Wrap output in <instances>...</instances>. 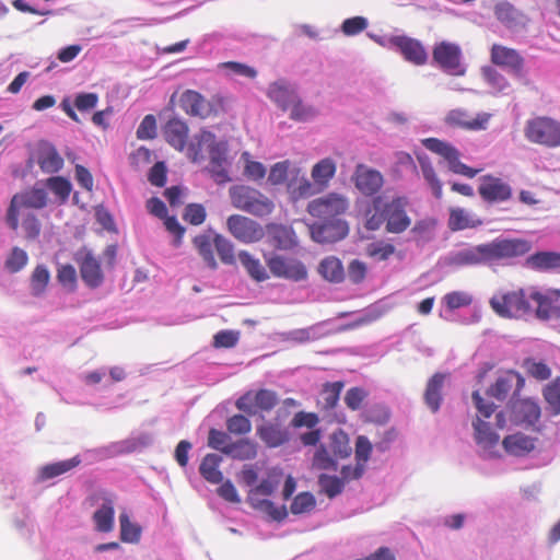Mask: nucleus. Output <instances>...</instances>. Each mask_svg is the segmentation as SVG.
<instances>
[{"instance_id": "nucleus-8", "label": "nucleus", "mask_w": 560, "mask_h": 560, "mask_svg": "<svg viewBox=\"0 0 560 560\" xmlns=\"http://www.w3.org/2000/svg\"><path fill=\"white\" fill-rule=\"evenodd\" d=\"M422 144L439 155H441L446 162L448 170L454 174L463 175L468 178H474L481 172V168H472L459 161L458 150L447 142H444L436 138H427L422 140Z\"/></svg>"}, {"instance_id": "nucleus-21", "label": "nucleus", "mask_w": 560, "mask_h": 560, "mask_svg": "<svg viewBox=\"0 0 560 560\" xmlns=\"http://www.w3.org/2000/svg\"><path fill=\"white\" fill-rule=\"evenodd\" d=\"M524 383L525 381L520 373L506 371L495 380L487 394L498 400H504L513 389L520 392L524 387Z\"/></svg>"}, {"instance_id": "nucleus-9", "label": "nucleus", "mask_w": 560, "mask_h": 560, "mask_svg": "<svg viewBox=\"0 0 560 560\" xmlns=\"http://www.w3.org/2000/svg\"><path fill=\"white\" fill-rule=\"evenodd\" d=\"M264 258L270 273L276 278L287 279L294 282H299L307 278V269L305 265L296 258L279 254L264 255Z\"/></svg>"}, {"instance_id": "nucleus-25", "label": "nucleus", "mask_w": 560, "mask_h": 560, "mask_svg": "<svg viewBox=\"0 0 560 560\" xmlns=\"http://www.w3.org/2000/svg\"><path fill=\"white\" fill-rule=\"evenodd\" d=\"M490 118V114L479 113L476 116L469 115L464 108L457 107L452 109L446 120L452 126L462 127L465 129H483Z\"/></svg>"}, {"instance_id": "nucleus-13", "label": "nucleus", "mask_w": 560, "mask_h": 560, "mask_svg": "<svg viewBox=\"0 0 560 560\" xmlns=\"http://www.w3.org/2000/svg\"><path fill=\"white\" fill-rule=\"evenodd\" d=\"M529 300L536 303L535 316L540 320H549L560 314V289L539 290L537 287H529Z\"/></svg>"}, {"instance_id": "nucleus-20", "label": "nucleus", "mask_w": 560, "mask_h": 560, "mask_svg": "<svg viewBox=\"0 0 560 560\" xmlns=\"http://www.w3.org/2000/svg\"><path fill=\"white\" fill-rule=\"evenodd\" d=\"M475 430V441L482 451V456L493 458L499 456L498 444L499 435L491 430L489 423L482 421L480 417L472 422Z\"/></svg>"}, {"instance_id": "nucleus-34", "label": "nucleus", "mask_w": 560, "mask_h": 560, "mask_svg": "<svg viewBox=\"0 0 560 560\" xmlns=\"http://www.w3.org/2000/svg\"><path fill=\"white\" fill-rule=\"evenodd\" d=\"M529 268L539 271L560 269V253L537 252L526 259Z\"/></svg>"}, {"instance_id": "nucleus-27", "label": "nucleus", "mask_w": 560, "mask_h": 560, "mask_svg": "<svg viewBox=\"0 0 560 560\" xmlns=\"http://www.w3.org/2000/svg\"><path fill=\"white\" fill-rule=\"evenodd\" d=\"M103 504L93 514V521L95 529L101 533H108L114 528L115 510L114 502L115 498L112 493H102Z\"/></svg>"}, {"instance_id": "nucleus-32", "label": "nucleus", "mask_w": 560, "mask_h": 560, "mask_svg": "<svg viewBox=\"0 0 560 560\" xmlns=\"http://www.w3.org/2000/svg\"><path fill=\"white\" fill-rule=\"evenodd\" d=\"M257 435L268 447H278L289 441L287 429L271 422L258 427Z\"/></svg>"}, {"instance_id": "nucleus-29", "label": "nucleus", "mask_w": 560, "mask_h": 560, "mask_svg": "<svg viewBox=\"0 0 560 560\" xmlns=\"http://www.w3.org/2000/svg\"><path fill=\"white\" fill-rule=\"evenodd\" d=\"M80 275L84 283L92 289L98 288L104 281L101 264L91 253L82 258Z\"/></svg>"}, {"instance_id": "nucleus-39", "label": "nucleus", "mask_w": 560, "mask_h": 560, "mask_svg": "<svg viewBox=\"0 0 560 560\" xmlns=\"http://www.w3.org/2000/svg\"><path fill=\"white\" fill-rule=\"evenodd\" d=\"M418 162L420 165L422 176L425 179L429 187L431 188L434 197L441 199L443 195V185L440 178L438 177V174L435 173V170L431 161L425 155H418Z\"/></svg>"}, {"instance_id": "nucleus-46", "label": "nucleus", "mask_w": 560, "mask_h": 560, "mask_svg": "<svg viewBox=\"0 0 560 560\" xmlns=\"http://www.w3.org/2000/svg\"><path fill=\"white\" fill-rule=\"evenodd\" d=\"M336 173V163L326 158L316 163L312 168V178L319 185H326Z\"/></svg>"}, {"instance_id": "nucleus-26", "label": "nucleus", "mask_w": 560, "mask_h": 560, "mask_svg": "<svg viewBox=\"0 0 560 560\" xmlns=\"http://www.w3.org/2000/svg\"><path fill=\"white\" fill-rule=\"evenodd\" d=\"M538 439L522 432L506 435L502 441L504 451L515 457H524L536 448Z\"/></svg>"}, {"instance_id": "nucleus-31", "label": "nucleus", "mask_w": 560, "mask_h": 560, "mask_svg": "<svg viewBox=\"0 0 560 560\" xmlns=\"http://www.w3.org/2000/svg\"><path fill=\"white\" fill-rule=\"evenodd\" d=\"M446 375L443 373H435L427 383L424 390V402L432 412H436L440 409L443 400L442 389L444 386Z\"/></svg>"}, {"instance_id": "nucleus-18", "label": "nucleus", "mask_w": 560, "mask_h": 560, "mask_svg": "<svg viewBox=\"0 0 560 560\" xmlns=\"http://www.w3.org/2000/svg\"><path fill=\"white\" fill-rule=\"evenodd\" d=\"M353 182L357 189L364 196H374L384 185V177L381 172L359 164L353 174Z\"/></svg>"}, {"instance_id": "nucleus-62", "label": "nucleus", "mask_w": 560, "mask_h": 560, "mask_svg": "<svg viewBox=\"0 0 560 560\" xmlns=\"http://www.w3.org/2000/svg\"><path fill=\"white\" fill-rule=\"evenodd\" d=\"M313 467L320 470H336L337 463L329 455L328 451L324 445H320L313 456Z\"/></svg>"}, {"instance_id": "nucleus-58", "label": "nucleus", "mask_w": 560, "mask_h": 560, "mask_svg": "<svg viewBox=\"0 0 560 560\" xmlns=\"http://www.w3.org/2000/svg\"><path fill=\"white\" fill-rule=\"evenodd\" d=\"M213 244L222 262L226 265L234 262V247L230 241L220 234H215Z\"/></svg>"}, {"instance_id": "nucleus-11", "label": "nucleus", "mask_w": 560, "mask_h": 560, "mask_svg": "<svg viewBox=\"0 0 560 560\" xmlns=\"http://www.w3.org/2000/svg\"><path fill=\"white\" fill-rule=\"evenodd\" d=\"M278 401L279 397L276 392L262 388L245 393L236 400L235 406L240 411L253 416L258 411H271Z\"/></svg>"}, {"instance_id": "nucleus-19", "label": "nucleus", "mask_w": 560, "mask_h": 560, "mask_svg": "<svg viewBox=\"0 0 560 560\" xmlns=\"http://www.w3.org/2000/svg\"><path fill=\"white\" fill-rule=\"evenodd\" d=\"M267 242L278 250H291L298 245V238L292 226L280 223H268L265 226Z\"/></svg>"}, {"instance_id": "nucleus-48", "label": "nucleus", "mask_w": 560, "mask_h": 560, "mask_svg": "<svg viewBox=\"0 0 560 560\" xmlns=\"http://www.w3.org/2000/svg\"><path fill=\"white\" fill-rule=\"evenodd\" d=\"M248 502L254 509L265 512L275 521H282L287 516V510L284 506L277 508L268 499H258L253 498V495H248Z\"/></svg>"}, {"instance_id": "nucleus-37", "label": "nucleus", "mask_w": 560, "mask_h": 560, "mask_svg": "<svg viewBox=\"0 0 560 560\" xmlns=\"http://www.w3.org/2000/svg\"><path fill=\"white\" fill-rule=\"evenodd\" d=\"M66 114L75 120L77 122H81L83 119L91 117L92 121L105 128L107 125L105 122V116L112 113L110 107H106L104 110H100L91 114V109L93 107H62Z\"/></svg>"}, {"instance_id": "nucleus-35", "label": "nucleus", "mask_w": 560, "mask_h": 560, "mask_svg": "<svg viewBox=\"0 0 560 560\" xmlns=\"http://www.w3.org/2000/svg\"><path fill=\"white\" fill-rule=\"evenodd\" d=\"M494 15L498 21L508 28L517 27L523 20V14L511 2L500 1L494 5Z\"/></svg>"}, {"instance_id": "nucleus-15", "label": "nucleus", "mask_w": 560, "mask_h": 560, "mask_svg": "<svg viewBox=\"0 0 560 560\" xmlns=\"http://www.w3.org/2000/svg\"><path fill=\"white\" fill-rule=\"evenodd\" d=\"M478 194L486 202H504L512 197V188L502 178L488 174L480 178Z\"/></svg>"}, {"instance_id": "nucleus-7", "label": "nucleus", "mask_w": 560, "mask_h": 560, "mask_svg": "<svg viewBox=\"0 0 560 560\" xmlns=\"http://www.w3.org/2000/svg\"><path fill=\"white\" fill-rule=\"evenodd\" d=\"M228 142L217 141L215 136L207 130H202L195 138L188 149L189 158L192 162H199L205 159V152L209 154L210 162L226 161Z\"/></svg>"}, {"instance_id": "nucleus-42", "label": "nucleus", "mask_w": 560, "mask_h": 560, "mask_svg": "<svg viewBox=\"0 0 560 560\" xmlns=\"http://www.w3.org/2000/svg\"><path fill=\"white\" fill-rule=\"evenodd\" d=\"M80 463L79 456H74L70 459L45 465L40 468L39 477L42 480L52 479L75 468Z\"/></svg>"}, {"instance_id": "nucleus-53", "label": "nucleus", "mask_w": 560, "mask_h": 560, "mask_svg": "<svg viewBox=\"0 0 560 560\" xmlns=\"http://www.w3.org/2000/svg\"><path fill=\"white\" fill-rule=\"evenodd\" d=\"M120 539L125 542H138L141 536V528L130 522L127 513L119 515Z\"/></svg>"}, {"instance_id": "nucleus-63", "label": "nucleus", "mask_w": 560, "mask_h": 560, "mask_svg": "<svg viewBox=\"0 0 560 560\" xmlns=\"http://www.w3.org/2000/svg\"><path fill=\"white\" fill-rule=\"evenodd\" d=\"M220 69L229 70L231 73L244 77L248 79H255L257 77V70L246 63L237 61H225L218 66Z\"/></svg>"}, {"instance_id": "nucleus-40", "label": "nucleus", "mask_w": 560, "mask_h": 560, "mask_svg": "<svg viewBox=\"0 0 560 560\" xmlns=\"http://www.w3.org/2000/svg\"><path fill=\"white\" fill-rule=\"evenodd\" d=\"M221 462V456L207 454L199 467L200 475L210 483H220L223 480V475L219 469Z\"/></svg>"}, {"instance_id": "nucleus-6", "label": "nucleus", "mask_w": 560, "mask_h": 560, "mask_svg": "<svg viewBox=\"0 0 560 560\" xmlns=\"http://www.w3.org/2000/svg\"><path fill=\"white\" fill-rule=\"evenodd\" d=\"M525 138L546 148L560 147V122L550 117L539 116L526 121Z\"/></svg>"}, {"instance_id": "nucleus-17", "label": "nucleus", "mask_w": 560, "mask_h": 560, "mask_svg": "<svg viewBox=\"0 0 560 560\" xmlns=\"http://www.w3.org/2000/svg\"><path fill=\"white\" fill-rule=\"evenodd\" d=\"M490 60L495 66L509 69L515 75H522L524 72L525 60L516 49L494 44L490 50Z\"/></svg>"}, {"instance_id": "nucleus-49", "label": "nucleus", "mask_w": 560, "mask_h": 560, "mask_svg": "<svg viewBox=\"0 0 560 560\" xmlns=\"http://www.w3.org/2000/svg\"><path fill=\"white\" fill-rule=\"evenodd\" d=\"M482 77L491 90L495 93H502L510 88L506 78L493 67L487 66L481 69Z\"/></svg>"}, {"instance_id": "nucleus-57", "label": "nucleus", "mask_w": 560, "mask_h": 560, "mask_svg": "<svg viewBox=\"0 0 560 560\" xmlns=\"http://www.w3.org/2000/svg\"><path fill=\"white\" fill-rule=\"evenodd\" d=\"M21 221V226L25 233V238L28 241L36 240L42 231V224L36 214L33 212L23 213Z\"/></svg>"}, {"instance_id": "nucleus-38", "label": "nucleus", "mask_w": 560, "mask_h": 560, "mask_svg": "<svg viewBox=\"0 0 560 560\" xmlns=\"http://www.w3.org/2000/svg\"><path fill=\"white\" fill-rule=\"evenodd\" d=\"M165 139L176 150L182 151L187 142L188 128L178 120H171L165 127Z\"/></svg>"}, {"instance_id": "nucleus-36", "label": "nucleus", "mask_w": 560, "mask_h": 560, "mask_svg": "<svg viewBox=\"0 0 560 560\" xmlns=\"http://www.w3.org/2000/svg\"><path fill=\"white\" fill-rule=\"evenodd\" d=\"M318 273L327 281L340 283L345 279L342 262L335 256L324 258L318 266Z\"/></svg>"}, {"instance_id": "nucleus-45", "label": "nucleus", "mask_w": 560, "mask_h": 560, "mask_svg": "<svg viewBox=\"0 0 560 560\" xmlns=\"http://www.w3.org/2000/svg\"><path fill=\"white\" fill-rule=\"evenodd\" d=\"M330 450L332 454L338 458H347L351 455L352 448L348 434L338 429L330 435Z\"/></svg>"}, {"instance_id": "nucleus-4", "label": "nucleus", "mask_w": 560, "mask_h": 560, "mask_svg": "<svg viewBox=\"0 0 560 560\" xmlns=\"http://www.w3.org/2000/svg\"><path fill=\"white\" fill-rule=\"evenodd\" d=\"M48 205V194L44 188L32 187L12 196L5 213L8 226L16 231L20 226V217L26 209L40 210Z\"/></svg>"}, {"instance_id": "nucleus-5", "label": "nucleus", "mask_w": 560, "mask_h": 560, "mask_svg": "<svg viewBox=\"0 0 560 560\" xmlns=\"http://www.w3.org/2000/svg\"><path fill=\"white\" fill-rule=\"evenodd\" d=\"M229 195L232 205L244 212L255 217L269 215L275 205L271 199L259 190L245 185H236L230 188Z\"/></svg>"}, {"instance_id": "nucleus-12", "label": "nucleus", "mask_w": 560, "mask_h": 560, "mask_svg": "<svg viewBox=\"0 0 560 560\" xmlns=\"http://www.w3.org/2000/svg\"><path fill=\"white\" fill-rule=\"evenodd\" d=\"M432 58L441 69L453 75H463L465 72L460 62L462 49L455 43H438L433 48Z\"/></svg>"}, {"instance_id": "nucleus-54", "label": "nucleus", "mask_w": 560, "mask_h": 560, "mask_svg": "<svg viewBox=\"0 0 560 560\" xmlns=\"http://www.w3.org/2000/svg\"><path fill=\"white\" fill-rule=\"evenodd\" d=\"M318 485L322 491L330 499L340 494L345 487L343 480L341 478L336 476H328L325 474L318 477Z\"/></svg>"}, {"instance_id": "nucleus-33", "label": "nucleus", "mask_w": 560, "mask_h": 560, "mask_svg": "<svg viewBox=\"0 0 560 560\" xmlns=\"http://www.w3.org/2000/svg\"><path fill=\"white\" fill-rule=\"evenodd\" d=\"M238 260L252 280L264 282L270 278L266 267L249 252L241 250L238 253Z\"/></svg>"}, {"instance_id": "nucleus-1", "label": "nucleus", "mask_w": 560, "mask_h": 560, "mask_svg": "<svg viewBox=\"0 0 560 560\" xmlns=\"http://www.w3.org/2000/svg\"><path fill=\"white\" fill-rule=\"evenodd\" d=\"M532 247V243L525 238L499 236L455 252L450 257V264L455 267L505 264L525 256Z\"/></svg>"}, {"instance_id": "nucleus-30", "label": "nucleus", "mask_w": 560, "mask_h": 560, "mask_svg": "<svg viewBox=\"0 0 560 560\" xmlns=\"http://www.w3.org/2000/svg\"><path fill=\"white\" fill-rule=\"evenodd\" d=\"M481 224V219L475 217L464 208L454 207L450 209L447 226L453 232L466 229H475Z\"/></svg>"}, {"instance_id": "nucleus-59", "label": "nucleus", "mask_w": 560, "mask_h": 560, "mask_svg": "<svg viewBox=\"0 0 560 560\" xmlns=\"http://www.w3.org/2000/svg\"><path fill=\"white\" fill-rule=\"evenodd\" d=\"M28 261V256L25 250L20 247H13L10 255L5 260V268L12 272L22 270Z\"/></svg>"}, {"instance_id": "nucleus-22", "label": "nucleus", "mask_w": 560, "mask_h": 560, "mask_svg": "<svg viewBox=\"0 0 560 560\" xmlns=\"http://www.w3.org/2000/svg\"><path fill=\"white\" fill-rule=\"evenodd\" d=\"M36 162L46 174L59 172L63 166V159L56 147L48 141H39L36 150Z\"/></svg>"}, {"instance_id": "nucleus-23", "label": "nucleus", "mask_w": 560, "mask_h": 560, "mask_svg": "<svg viewBox=\"0 0 560 560\" xmlns=\"http://www.w3.org/2000/svg\"><path fill=\"white\" fill-rule=\"evenodd\" d=\"M513 417L516 424L534 427L540 420L541 408L534 399H520L513 404Z\"/></svg>"}, {"instance_id": "nucleus-44", "label": "nucleus", "mask_w": 560, "mask_h": 560, "mask_svg": "<svg viewBox=\"0 0 560 560\" xmlns=\"http://www.w3.org/2000/svg\"><path fill=\"white\" fill-rule=\"evenodd\" d=\"M542 396L552 416L560 415V376L553 378L542 389Z\"/></svg>"}, {"instance_id": "nucleus-56", "label": "nucleus", "mask_w": 560, "mask_h": 560, "mask_svg": "<svg viewBox=\"0 0 560 560\" xmlns=\"http://www.w3.org/2000/svg\"><path fill=\"white\" fill-rule=\"evenodd\" d=\"M315 505L316 500L312 493L301 492L293 499L290 505V511L295 515L308 513L315 508Z\"/></svg>"}, {"instance_id": "nucleus-10", "label": "nucleus", "mask_w": 560, "mask_h": 560, "mask_svg": "<svg viewBox=\"0 0 560 560\" xmlns=\"http://www.w3.org/2000/svg\"><path fill=\"white\" fill-rule=\"evenodd\" d=\"M226 229L235 240L244 244L257 243L265 237V228L242 214L230 215L226 220Z\"/></svg>"}, {"instance_id": "nucleus-43", "label": "nucleus", "mask_w": 560, "mask_h": 560, "mask_svg": "<svg viewBox=\"0 0 560 560\" xmlns=\"http://www.w3.org/2000/svg\"><path fill=\"white\" fill-rule=\"evenodd\" d=\"M192 244L207 266L211 269H215L218 265L213 254V237L207 233L199 234L194 237Z\"/></svg>"}, {"instance_id": "nucleus-2", "label": "nucleus", "mask_w": 560, "mask_h": 560, "mask_svg": "<svg viewBox=\"0 0 560 560\" xmlns=\"http://www.w3.org/2000/svg\"><path fill=\"white\" fill-rule=\"evenodd\" d=\"M408 206L409 201L406 197L398 196L388 201L381 196L374 197L365 211V228L376 231L385 224L388 233H404L411 225V218L407 213Z\"/></svg>"}, {"instance_id": "nucleus-51", "label": "nucleus", "mask_w": 560, "mask_h": 560, "mask_svg": "<svg viewBox=\"0 0 560 560\" xmlns=\"http://www.w3.org/2000/svg\"><path fill=\"white\" fill-rule=\"evenodd\" d=\"M523 368L528 376L537 381H547L551 376V369L542 361H536L532 358H526L523 361Z\"/></svg>"}, {"instance_id": "nucleus-28", "label": "nucleus", "mask_w": 560, "mask_h": 560, "mask_svg": "<svg viewBox=\"0 0 560 560\" xmlns=\"http://www.w3.org/2000/svg\"><path fill=\"white\" fill-rule=\"evenodd\" d=\"M269 98L279 105H300L301 98L293 84L285 80H278L268 88Z\"/></svg>"}, {"instance_id": "nucleus-47", "label": "nucleus", "mask_w": 560, "mask_h": 560, "mask_svg": "<svg viewBox=\"0 0 560 560\" xmlns=\"http://www.w3.org/2000/svg\"><path fill=\"white\" fill-rule=\"evenodd\" d=\"M228 455L241 460L253 459L257 455V445L248 439L238 440L231 444Z\"/></svg>"}, {"instance_id": "nucleus-14", "label": "nucleus", "mask_w": 560, "mask_h": 560, "mask_svg": "<svg viewBox=\"0 0 560 560\" xmlns=\"http://www.w3.org/2000/svg\"><path fill=\"white\" fill-rule=\"evenodd\" d=\"M347 209V199L337 194H328L314 199L307 206L308 213L320 220L340 219L339 217L343 214Z\"/></svg>"}, {"instance_id": "nucleus-52", "label": "nucleus", "mask_w": 560, "mask_h": 560, "mask_svg": "<svg viewBox=\"0 0 560 560\" xmlns=\"http://www.w3.org/2000/svg\"><path fill=\"white\" fill-rule=\"evenodd\" d=\"M46 186L65 203L71 194V183L61 176H52L46 180Z\"/></svg>"}, {"instance_id": "nucleus-16", "label": "nucleus", "mask_w": 560, "mask_h": 560, "mask_svg": "<svg viewBox=\"0 0 560 560\" xmlns=\"http://www.w3.org/2000/svg\"><path fill=\"white\" fill-rule=\"evenodd\" d=\"M349 228L341 219L323 220L311 226L312 238L317 243H335L347 236Z\"/></svg>"}, {"instance_id": "nucleus-3", "label": "nucleus", "mask_w": 560, "mask_h": 560, "mask_svg": "<svg viewBox=\"0 0 560 560\" xmlns=\"http://www.w3.org/2000/svg\"><path fill=\"white\" fill-rule=\"evenodd\" d=\"M489 304L502 318H524L533 312L529 288L499 292L490 299Z\"/></svg>"}, {"instance_id": "nucleus-61", "label": "nucleus", "mask_w": 560, "mask_h": 560, "mask_svg": "<svg viewBox=\"0 0 560 560\" xmlns=\"http://www.w3.org/2000/svg\"><path fill=\"white\" fill-rule=\"evenodd\" d=\"M226 429L235 435H245L252 431V423L244 415H234L226 420Z\"/></svg>"}, {"instance_id": "nucleus-55", "label": "nucleus", "mask_w": 560, "mask_h": 560, "mask_svg": "<svg viewBox=\"0 0 560 560\" xmlns=\"http://www.w3.org/2000/svg\"><path fill=\"white\" fill-rule=\"evenodd\" d=\"M443 302L447 310L454 311L469 306L472 303V296L466 291H452L443 296Z\"/></svg>"}, {"instance_id": "nucleus-24", "label": "nucleus", "mask_w": 560, "mask_h": 560, "mask_svg": "<svg viewBox=\"0 0 560 560\" xmlns=\"http://www.w3.org/2000/svg\"><path fill=\"white\" fill-rule=\"evenodd\" d=\"M392 43L399 49L407 61L418 66L427 62L428 54L419 40L408 36H396L392 39Z\"/></svg>"}, {"instance_id": "nucleus-50", "label": "nucleus", "mask_w": 560, "mask_h": 560, "mask_svg": "<svg viewBox=\"0 0 560 560\" xmlns=\"http://www.w3.org/2000/svg\"><path fill=\"white\" fill-rule=\"evenodd\" d=\"M50 273L46 266L37 265L31 276V289L35 296L43 294L49 283Z\"/></svg>"}, {"instance_id": "nucleus-41", "label": "nucleus", "mask_w": 560, "mask_h": 560, "mask_svg": "<svg viewBox=\"0 0 560 560\" xmlns=\"http://www.w3.org/2000/svg\"><path fill=\"white\" fill-rule=\"evenodd\" d=\"M343 387L345 382L342 381L327 382L323 385L320 390L323 410L330 411L337 407Z\"/></svg>"}, {"instance_id": "nucleus-64", "label": "nucleus", "mask_w": 560, "mask_h": 560, "mask_svg": "<svg viewBox=\"0 0 560 560\" xmlns=\"http://www.w3.org/2000/svg\"><path fill=\"white\" fill-rule=\"evenodd\" d=\"M368 397V392L361 387H351L347 390L345 395V404L350 410H359L361 409L364 400Z\"/></svg>"}, {"instance_id": "nucleus-60", "label": "nucleus", "mask_w": 560, "mask_h": 560, "mask_svg": "<svg viewBox=\"0 0 560 560\" xmlns=\"http://www.w3.org/2000/svg\"><path fill=\"white\" fill-rule=\"evenodd\" d=\"M232 442L230 441V436L217 429H211L208 434V446L220 451L228 455V451L231 448Z\"/></svg>"}]
</instances>
